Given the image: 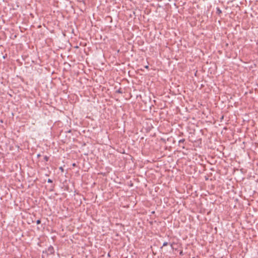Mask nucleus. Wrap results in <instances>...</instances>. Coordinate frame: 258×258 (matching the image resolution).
Masks as SVG:
<instances>
[{
  "mask_svg": "<svg viewBox=\"0 0 258 258\" xmlns=\"http://www.w3.org/2000/svg\"><path fill=\"white\" fill-rule=\"evenodd\" d=\"M46 251L47 252V254H53L54 252V249L53 247L51 245L49 246L48 247Z\"/></svg>",
  "mask_w": 258,
  "mask_h": 258,
  "instance_id": "f257e3e1",
  "label": "nucleus"
},
{
  "mask_svg": "<svg viewBox=\"0 0 258 258\" xmlns=\"http://www.w3.org/2000/svg\"><path fill=\"white\" fill-rule=\"evenodd\" d=\"M221 13H222V11L219 7H217L216 8V14H218V15H220Z\"/></svg>",
  "mask_w": 258,
  "mask_h": 258,
  "instance_id": "f03ea898",
  "label": "nucleus"
},
{
  "mask_svg": "<svg viewBox=\"0 0 258 258\" xmlns=\"http://www.w3.org/2000/svg\"><path fill=\"white\" fill-rule=\"evenodd\" d=\"M115 92L117 93L122 94L123 93L122 89L121 88H119Z\"/></svg>",
  "mask_w": 258,
  "mask_h": 258,
  "instance_id": "7ed1b4c3",
  "label": "nucleus"
},
{
  "mask_svg": "<svg viewBox=\"0 0 258 258\" xmlns=\"http://www.w3.org/2000/svg\"><path fill=\"white\" fill-rule=\"evenodd\" d=\"M184 142H185V139H182L180 140L179 141V142H178L179 145V146H180V145H181V144H183Z\"/></svg>",
  "mask_w": 258,
  "mask_h": 258,
  "instance_id": "20e7f679",
  "label": "nucleus"
},
{
  "mask_svg": "<svg viewBox=\"0 0 258 258\" xmlns=\"http://www.w3.org/2000/svg\"><path fill=\"white\" fill-rule=\"evenodd\" d=\"M44 159L45 161H48V159H49V157L47 156H45L44 157Z\"/></svg>",
  "mask_w": 258,
  "mask_h": 258,
  "instance_id": "39448f33",
  "label": "nucleus"
},
{
  "mask_svg": "<svg viewBox=\"0 0 258 258\" xmlns=\"http://www.w3.org/2000/svg\"><path fill=\"white\" fill-rule=\"evenodd\" d=\"M168 244V242H164L163 244V245L161 247V248H162L163 246H167V245Z\"/></svg>",
  "mask_w": 258,
  "mask_h": 258,
  "instance_id": "423d86ee",
  "label": "nucleus"
},
{
  "mask_svg": "<svg viewBox=\"0 0 258 258\" xmlns=\"http://www.w3.org/2000/svg\"><path fill=\"white\" fill-rule=\"evenodd\" d=\"M41 223V220L40 219H38L36 221V224H39Z\"/></svg>",
  "mask_w": 258,
  "mask_h": 258,
  "instance_id": "0eeeda50",
  "label": "nucleus"
},
{
  "mask_svg": "<svg viewBox=\"0 0 258 258\" xmlns=\"http://www.w3.org/2000/svg\"><path fill=\"white\" fill-rule=\"evenodd\" d=\"M47 182H49V183H52V180L51 179H48V180H47Z\"/></svg>",
  "mask_w": 258,
  "mask_h": 258,
  "instance_id": "6e6552de",
  "label": "nucleus"
},
{
  "mask_svg": "<svg viewBox=\"0 0 258 258\" xmlns=\"http://www.w3.org/2000/svg\"><path fill=\"white\" fill-rule=\"evenodd\" d=\"M179 254H180V255H182V251H181L180 252Z\"/></svg>",
  "mask_w": 258,
  "mask_h": 258,
  "instance_id": "1a4fd4ad",
  "label": "nucleus"
},
{
  "mask_svg": "<svg viewBox=\"0 0 258 258\" xmlns=\"http://www.w3.org/2000/svg\"><path fill=\"white\" fill-rule=\"evenodd\" d=\"M60 170H61L62 171H63V168H62V167H60Z\"/></svg>",
  "mask_w": 258,
  "mask_h": 258,
  "instance_id": "9d476101",
  "label": "nucleus"
},
{
  "mask_svg": "<svg viewBox=\"0 0 258 258\" xmlns=\"http://www.w3.org/2000/svg\"><path fill=\"white\" fill-rule=\"evenodd\" d=\"M181 147H182V149H184L185 148V147H184V146L183 145Z\"/></svg>",
  "mask_w": 258,
  "mask_h": 258,
  "instance_id": "9b49d317",
  "label": "nucleus"
},
{
  "mask_svg": "<svg viewBox=\"0 0 258 258\" xmlns=\"http://www.w3.org/2000/svg\"><path fill=\"white\" fill-rule=\"evenodd\" d=\"M73 166H76V164H75V163H73Z\"/></svg>",
  "mask_w": 258,
  "mask_h": 258,
  "instance_id": "f8f14e48",
  "label": "nucleus"
},
{
  "mask_svg": "<svg viewBox=\"0 0 258 258\" xmlns=\"http://www.w3.org/2000/svg\"><path fill=\"white\" fill-rule=\"evenodd\" d=\"M37 156H38V157H39V156H40V154H38V155H37Z\"/></svg>",
  "mask_w": 258,
  "mask_h": 258,
  "instance_id": "ddd939ff",
  "label": "nucleus"
}]
</instances>
